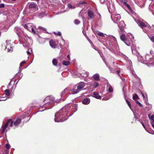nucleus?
<instances>
[{
	"label": "nucleus",
	"instance_id": "obj_26",
	"mask_svg": "<svg viewBox=\"0 0 154 154\" xmlns=\"http://www.w3.org/2000/svg\"><path fill=\"white\" fill-rule=\"evenodd\" d=\"M19 29L18 27H16L14 28V31L17 35H18L20 32L19 31Z\"/></svg>",
	"mask_w": 154,
	"mask_h": 154
},
{
	"label": "nucleus",
	"instance_id": "obj_60",
	"mask_svg": "<svg viewBox=\"0 0 154 154\" xmlns=\"http://www.w3.org/2000/svg\"><path fill=\"white\" fill-rule=\"evenodd\" d=\"M119 27L120 28V25H119Z\"/></svg>",
	"mask_w": 154,
	"mask_h": 154
},
{
	"label": "nucleus",
	"instance_id": "obj_11",
	"mask_svg": "<svg viewBox=\"0 0 154 154\" xmlns=\"http://www.w3.org/2000/svg\"><path fill=\"white\" fill-rule=\"evenodd\" d=\"M132 53L134 54H136L137 53L136 47L134 45H133L131 47Z\"/></svg>",
	"mask_w": 154,
	"mask_h": 154
},
{
	"label": "nucleus",
	"instance_id": "obj_25",
	"mask_svg": "<svg viewBox=\"0 0 154 154\" xmlns=\"http://www.w3.org/2000/svg\"><path fill=\"white\" fill-rule=\"evenodd\" d=\"M31 25H32V24L29 23L27 24H25L23 26L25 28L28 29V27H29L30 26H31Z\"/></svg>",
	"mask_w": 154,
	"mask_h": 154
},
{
	"label": "nucleus",
	"instance_id": "obj_34",
	"mask_svg": "<svg viewBox=\"0 0 154 154\" xmlns=\"http://www.w3.org/2000/svg\"><path fill=\"white\" fill-rule=\"evenodd\" d=\"M97 35L100 36H104V34L103 33L101 32H98L97 33Z\"/></svg>",
	"mask_w": 154,
	"mask_h": 154
},
{
	"label": "nucleus",
	"instance_id": "obj_36",
	"mask_svg": "<svg viewBox=\"0 0 154 154\" xmlns=\"http://www.w3.org/2000/svg\"><path fill=\"white\" fill-rule=\"evenodd\" d=\"M68 8H75L73 6H72L71 4H68Z\"/></svg>",
	"mask_w": 154,
	"mask_h": 154
},
{
	"label": "nucleus",
	"instance_id": "obj_38",
	"mask_svg": "<svg viewBox=\"0 0 154 154\" xmlns=\"http://www.w3.org/2000/svg\"><path fill=\"white\" fill-rule=\"evenodd\" d=\"M149 38L151 39V40L152 41L154 42V36H149Z\"/></svg>",
	"mask_w": 154,
	"mask_h": 154
},
{
	"label": "nucleus",
	"instance_id": "obj_57",
	"mask_svg": "<svg viewBox=\"0 0 154 154\" xmlns=\"http://www.w3.org/2000/svg\"><path fill=\"white\" fill-rule=\"evenodd\" d=\"M117 73L118 74H119V71H117Z\"/></svg>",
	"mask_w": 154,
	"mask_h": 154
},
{
	"label": "nucleus",
	"instance_id": "obj_14",
	"mask_svg": "<svg viewBox=\"0 0 154 154\" xmlns=\"http://www.w3.org/2000/svg\"><path fill=\"white\" fill-rule=\"evenodd\" d=\"M93 79L96 81H99L100 79V75L98 74L97 73L94 75L93 76Z\"/></svg>",
	"mask_w": 154,
	"mask_h": 154
},
{
	"label": "nucleus",
	"instance_id": "obj_9",
	"mask_svg": "<svg viewBox=\"0 0 154 154\" xmlns=\"http://www.w3.org/2000/svg\"><path fill=\"white\" fill-rule=\"evenodd\" d=\"M127 38H128V40L127 41L128 42H129L130 45L132 40L134 39V37L132 34L131 33H129L127 35Z\"/></svg>",
	"mask_w": 154,
	"mask_h": 154
},
{
	"label": "nucleus",
	"instance_id": "obj_37",
	"mask_svg": "<svg viewBox=\"0 0 154 154\" xmlns=\"http://www.w3.org/2000/svg\"><path fill=\"white\" fill-rule=\"evenodd\" d=\"M38 29H41L42 31H46V29L45 28L43 27H42L39 26L38 27Z\"/></svg>",
	"mask_w": 154,
	"mask_h": 154
},
{
	"label": "nucleus",
	"instance_id": "obj_1",
	"mask_svg": "<svg viewBox=\"0 0 154 154\" xmlns=\"http://www.w3.org/2000/svg\"><path fill=\"white\" fill-rule=\"evenodd\" d=\"M71 109H72V108H71V106L70 105L66 106L62 108L55 114V122H63L66 119L63 120V116L65 115V117H66V116L67 115V112L70 111Z\"/></svg>",
	"mask_w": 154,
	"mask_h": 154
},
{
	"label": "nucleus",
	"instance_id": "obj_21",
	"mask_svg": "<svg viewBox=\"0 0 154 154\" xmlns=\"http://www.w3.org/2000/svg\"><path fill=\"white\" fill-rule=\"evenodd\" d=\"M99 86V83L97 82H94V83L91 84V86L94 88H96Z\"/></svg>",
	"mask_w": 154,
	"mask_h": 154
},
{
	"label": "nucleus",
	"instance_id": "obj_16",
	"mask_svg": "<svg viewBox=\"0 0 154 154\" xmlns=\"http://www.w3.org/2000/svg\"><path fill=\"white\" fill-rule=\"evenodd\" d=\"M36 5L34 3H32L30 4L29 6V8L30 9H35V8H36Z\"/></svg>",
	"mask_w": 154,
	"mask_h": 154
},
{
	"label": "nucleus",
	"instance_id": "obj_3",
	"mask_svg": "<svg viewBox=\"0 0 154 154\" xmlns=\"http://www.w3.org/2000/svg\"><path fill=\"white\" fill-rule=\"evenodd\" d=\"M53 97H46L44 101L45 104L48 105L51 104L53 103Z\"/></svg>",
	"mask_w": 154,
	"mask_h": 154
},
{
	"label": "nucleus",
	"instance_id": "obj_13",
	"mask_svg": "<svg viewBox=\"0 0 154 154\" xmlns=\"http://www.w3.org/2000/svg\"><path fill=\"white\" fill-rule=\"evenodd\" d=\"M88 16L90 18L92 19L94 17V14L93 12L91 10H89L88 12Z\"/></svg>",
	"mask_w": 154,
	"mask_h": 154
},
{
	"label": "nucleus",
	"instance_id": "obj_43",
	"mask_svg": "<svg viewBox=\"0 0 154 154\" xmlns=\"http://www.w3.org/2000/svg\"><path fill=\"white\" fill-rule=\"evenodd\" d=\"M31 31L32 33H35V31H34V29L32 27L31 28V29H30V31Z\"/></svg>",
	"mask_w": 154,
	"mask_h": 154
},
{
	"label": "nucleus",
	"instance_id": "obj_4",
	"mask_svg": "<svg viewBox=\"0 0 154 154\" xmlns=\"http://www.w3.org/2000/svg\"><path fill=\"white\" fill-rule=\"evenodd\" d=\"M64 97H53V103H60L65 100Z\"/></svg>",
	"mask_w": 154,
	"mask_h": 154
},
{
	"label": "nucleus",
	"instance_id": "obj_59",
	"mask_svg": "<svg viewBox=\"0 0 154 154\" xmlns=\"http://www.w3.org/2000/svg\"><path fill=\"white\" fill-rule=\"evenodd\" d=\"M12 0V1H16V0Z\"/></svg>",
	"mask_w": 154,
	"mask_h": 154
},
{
	"label": "nucleus",
	"instance_id": "obj_20",
	"mask_svg": "<svg viewBox=\"0 0 154 154\" xmlns=\"http://www.w3.org/2000/svg\"><path fill=\"white\" fill-rule=\"evenodd\" d=\"M21 121L20 119H18L17 120L14 122V125L17 126L18 124H19Z\"/></svg>",
	"mask_w": 154,
	"mask_h": 154
},
{
	"label": "nucleus",
	"instance_id": "obj_58",
	"mask_svg": "<svg viewBox=\"0 0 154 154\" xmlns=\"http://www.w3.org/2000/svg\"><path fill=\"white\" fill-rule=\"evenodd\" d=\"M142 94V95H143V97H144V95L143 94Z\"/></svg>",
	"mask_w": 154,
	"mask_h": 154
},
{
	"label": "nucleus",
	"instance_id": "obj_31",
	"mask_svg": "<svg viewBox=\"0 0 154 154\" xmlns=\"http://www.w3.org/2000/svg\"><path fill=\"white\" fill-rule=\"evenodd\" d=\"M125 99L126 103H127L130 108L131 109V106L129 101H128L127 99Z\"/></svg>",
	"mask_w": 154,
	"mask_h": 154
},
{
	"label": "nucleus",
	"instance_id": "obj_52",
	"mask_svg": "<svg viewBox=\"0 0 154 154\" xmlns=\"http://www.w3.org/2000/svg\"><path fill=\"white\" fill-rule=\"evenodd\" d=\"M121 23H122H122H123V25H122V26L123 27L124 26V25H125V24H124V22H123V21H121Z\"/></svg>",
	"mask_w": 154,
	"mask_h": 154
},
{
	"label": "nucleus",
	"instance_id": "obj_27",
	"mask_svg": "<svg viewBox=\"0 0 154 154\" xmlns=\"http://www.w3.org/2000/svg\"><path fill=\"white\" fill-rule=\"evenodd\" d=\"M5 93L7 96H8L10 95L9 91L8 89H6L5 91Z\"/></svg>",
	"mask_w": 154,
	"mask_h": 154
},
{
	"label": "nucleus",
	"instance_id": "obj_50",
	"mask_svg": "<svg viewBox=\"0 0 154 154\" xmlns=\"http://www.w3.org/2000/svg\"><path fill=\"white\" fill-rule=\"evenodd\" d=\"M0 154H4L3 152V150H1L0 151Z\"/></svg>",
	"mask_w": 154,
	"mask_h": 154
},
{
	"label": "nucleus",
	"instance_id": "obj_2",
	"mask_svg": "<svg viewBox=\"0 0 154 154\" xmlns=\"http://www.w3.org/2000/svg\"><path fill=\"white\" fill-rule=\"evenodd\" d=\"M77 85V89L75 90L73 89L72 90V92L73 94L78 93L79 91H81L85 85V84L82 82L78 83Z\"/></svg>",
	"mask_w": 154,
	"mask_h": 154
},
{
	"label": "nucleus",
	"instance_id": "obj_5",
	"mask_svg": "<svg viewBox=\"0 0 154 154\" xmlns=\"http://www.w3.org/2000/svg\"><path fill=\"white\" fill-rule=\"evenodd\" d=\"M120 37L121 40L123 41L127 46H130L129 42H128L127 41L128 38H127V36L126 37L124 34H122V35H120Z\"/></svg>",
	"mask_w": 154,
	"mask_h": 154
},
{
	"label": "nucleus",
	"instance_id": "obj_29",
	"mask_svg": "<svg viewBox=\"0 0 154 154\" xmlns=\"http://www.w3.org/2000/svg\"><path fill=\"white\" fill-rule=\"evenodd\" d=\"M53 64L55 66H57V62L55 59H54L52 60Z\"/></svg>",
	"mask_w": 154,
	"mask_h": 154
},
{
	"label": "nucleus",
	"instance_id": "obj_61",
	"mask_svg": "<svg viewBox=\"0 0 154 154\" xmlns=\"http://www.w3.org/2000/svg\"><path fill=\"white\" fill-rule=\"evenodd\" d=\"M1 14V13H0V14Z\"/></svg>",
	"mask_w": 154,
	"mask_h": 154
},
{
	"label": "nucleus",
	"instance_id": "obj_6",
	"mask_svg": "<svg viewBox=\"0 0 154 154\" xmlns=\"http://www.w3.org/2000/svg\"><path fill=\"white\" fill-rule=\"evenodd\" d=\"M112 18L114 21H117L120 19V15L119 14H117L115 15H113L112 16Z\"/></svg>",
	"mask_w": 154,
	"mask_h": 154
},
{
	"label": "nucleus",
	"instance_id": "obj_15",
	"mask_svg": "<svg viewBox=\"0 0 154 154\" xmlns=\"http://www.w3.org/2000/svg\"><path fill=\"white\" fill-rule=\"evenodd\" d=\"M82 102L83 104H88L90 102V100L88 98H85L83 100Z\"/></svg>",
	"mask_w": 154,
	"mask_h": 154
},
{
	"label": "nucleus",
	"instance_id": "obj_18",
	"mask_svg": "<svg viewBox=\"0 0 154 154\" xmlns=\"http://www.w3.org/2000/svg\"><path fill=\"white\" fill-rule=\"evenodd\" d=\"M95 98L97 99L101 100H107L109 99V98L108 97H94Z\"/></svg>",
	"mask_w": 154,
	"mask_h": 154
},
{
	"label": "nucleus",
	"instance_id": "obj_35",
	"mask_svg": "<svg viewBox=\"0 0 154 154\" xmlns=\"http://www.w3.org/2000/svg\"><path fill=\"white\" fill-rule=\"evenodd\" d=\"M6 147L9 150V149L10 148V145L9 144H6L5 145Z\"/></svg>",
	"mask_w": 154,
	"mask_h": 154
},
{
	"label": "nucleus",
	"instance_id": "obj_56",
	"mask_svg": "<svg viewBox=\"0 0 154 154\" xmlns=\"http://www.w3.org/2000/svg\"><path fill=\"white\" fill-rule=\"evenodd\" d=\"M62 1L63 3H65L66 2V0H62Z\"/></svg>",
	"mask_w": 154,
	"mask_h": 154
},
{
	"label": "nucleus",
	"instance_id": "obj_19",
	"mask_svg": "<svg viewBox=\"0 0 154 154\" xmlns=\"http://www.w3.org/2000/svg\"><path fill=\"white\" fill-rule=\"evenodd\" d=\"M143 126L144 127V128H145L146 130L149 133L151 134H154V131H153V130H152L151 129H146L145 128V125L143 124H142Z\"/></svg>",
	"mask_w": 154,
	"mask_h": 154
},
{
	"label": "nucleus",
	"instance_id": "obj_22",
	"mask_svg": "<svg viewBox=\"0 0 154 154\" xmlns=\"http://www.w3.org/2000/svg\"><path fill=\"white\" fill-rule=\"evenodd\" d=\"M107 88H108V91L110 92H112L113 91V89L110 85H108Z\"/></svg>",
	"mask_w": 154,
	"mask_h": 154
},
{
	"label": "nucleus",
	"instance_id": "obj_24",
	"mask_svg": "<svg viewBox=\"0 0 154 154\" xmlns=\"http://www.w3.org/2000/svg\"><path fill=\"white\" fill-rule=\"evenodd\" d=\"M81 75L83 77H86L88 75V73L84 71L81 74Z\"/></svg>",
	"mask_w": 154,
	"mask_h": 154
},
{
	"label": "nucleus",
	"instance_id": "obj_28",
	"mask_svg": "<svg viewBox=\"0 0 154 154\" xmlns=\"http://www.w3.org/2000/svg\"><path fill=\"white\" fill-rule=\"evenodd\" d=\"M148 117L151 121H154V115H152L150 117V115H149Z\"/></svg>",
	"mask_w": 154,
	"mask_h": 154
},
{
	"label": "nucleus",
	"instance_id": "obj_45",
	"mask_svg": "<svg viewBox=\"0 0 154 154\" xmlns=\"http://www.w3.org/2000/svg\"><path fill=\"white\" fill-rule=\"evenodd\" d=\"M94 94L95 95V96H100V95H98V94L97 92H94Z\"/></svg>",
	"mask_w": 154,
	"mask_h": 154
},
{
	"label": "nucleus",
	"instance_id": "obj_12",
	"mask_svg": "<svg viewBox=\"0 0 154 154\" xmlns=\"http://www.w3.org/2000/svg\"><path fill=\"white\" fill-rule=\"evenodd\" d=\"M146 61H148L150 63L152 66H154V62H152V59L149 58V56L147 55L146 56Z\"/></svg>",
	"mask_w": 154,
	"mask_h": 154
},
{
	"label": "nucleus",
	"instance_id": "obj_33",
	"mask_svg": "<svg viewBox=\"0 0 154 154\" xmlns=\"http://www.w3.org/2000/svg\"><path fill=\"white\" fill-rule=\"evenodd\" d=\"M3 152L4 154H8L9 153V150L8 149H4Z\"/></svg>",
	"mask_w": 154,
	"mask_h": 154
},
{
	"label": "nucleus",
	"instance_id": "obj_17",
	"mask_svg": "<svg viewBox=\"0 0 154 154\" xmlns=\"http://www.w3.org/2000/svg\"><path fill=\"white\" fill-rule=\"evenodd\" d=\"M133 99L135 101L136 103L138 104L140 107L142 106H143L142 104H141L140 102L137 100H136V99H139V97H133Z\"/></svg>",
	"mask_w": 154,
	"mask_h": 154
},
{
	"label": "nucleus",
	"instance_id": "obj_47",
	"mask_svg": "<svg viewBox=\"0 0 154 154\" xmlns=\"http://www.w3.org/2000/svg\"><path fill=\"white\" fill-rule=\"evenodd\" d=\"M120 1L124 3H125V2H127V0H119Z\"/></svg>",
	"mask_w": 154,
	"mask_h": 154
},
{
	"label": "nucleus",
	"instance_id": "obj_10",
	"mask_svg": "<svg viewBox=\"0 0 154 154\" xmlns=\"http://www.w3.org/2000/svg\"><path fill=\"white\" fill-rule=\"evenodd\" d=\"M49 43L51 46L53 48H55L57 44L56 43V42L52 40H50Z\"/></svg>",
	"mask_w": 154,
	"mask_h": 154
},
{
	"label": "nucleus",
	"instance_id": "obj_40",
	"mask_svg": "<svg viewBox=\"0 0 154 154\" xmlns=\"http://www.w3.org/2000/svg\"><path fill=\"white\" fill-rule=\"evenodd\" d=\"M26 61H23L22 62H21L20 64V66H21L23 64H24L25 63Z\"/></svg>",
	"mask_w": 154,
	"mask_h": 154
},
{
	"label": "nucleus",
	"instance_id": "obj_44",
	"mask_svg": "<svg viewBox=\"0 0 154 154\" xmlns=\"http://www.w3.org/2000/svg\"><path fill=\"white\" fill-rule=\"evenodd\" d=\"M11 122V123L10 124V126L11 127L13 125V121H12V119H11V121H10V122Z\"/></svg>",
	"mask_w": 154,
	"mask_h": 154
},
{
	"label": "nucleus",
	"instance_id": "obj_32",
	"mask_svg": "<svg viewBox=\"0 0 154 154\" xmlns=\"http://www.w3.org/2000/svg\"><path fill=\"white\" fill-rule=\"evenodd\" d=\"M74 22L76 24H78L80 23V21L78 19L75 20Z\"/></svg>",
	"mask_w": 154,
	"mask_h": 154
},
{
	"label": "nucleus",
	"instance_id": "obj_7",
	"mask_svg": "<svg viewBox=\"0 0 154 154\" xmlns=\"http://www.w3.org/2000/svg\"><path fill=\"white\" fill-rule=\"evenodd\" d=\"M137 23L142 28H143V27H150L149 25H148L147 26L144 23L141 22L140 20H138L137 21Z\"/></svg>",
	"mask_w": 154,
	"mask_h": 154
},
{
	"label": "nucleus",
	"instance_id": "obj_42",
	"mask_svg": "<svg viewBox=\"0 0 154 154\" xmlns=\"http://www.w3.org/2000/svg\"><path fill=\"white\" fill-rule=\"evenodd\" d=\"M150 122L152 127L154 128V121H151Z\"/></svg>",
	"mask_w": 154,
	"mask_h": 154
},
{
	"label": "nucleus",
	"instance_id": "obj_54",
	"mask_svg": "<svg viewBox=\"0 0 154 154\" xmlns=\"http://www.w3.org/2000/svg\"><path fill=\"white\" fill-rule=\"evenodd\" d=\"M133 96H138V95L137 94H135L134 95V94L133 95Z\"/></svg>",
	"mask_w": 154,
	"mask_h": 154
},
{
	"label": "nucleus",
	"instance_id": "obj_53",
	"mask_svg": "<svg viewBox=\"0 0 154 154\" xmlns=\"http://www.w3.org/2000/svg\"><path fill=\"white\" fill-rule=\"evenodd\" d=\"M67 58H68L69 60H70V56L68 54L67 55Z\"/></svg>",
	"mask_w": 154,
	"mask_h": 154
},
{
	"label": "nucleus",
	"instance_id": "obj_23",
	"mask_svg": "<svg viewBox=\"0 0 154 154\" xmlns=\"http://www.w3.org/2000/svg\"><path fill=\"white\" fill-rule=\"evenodd\" d=\"M70 62L69 61L66 60H64L62 63V64L63 65L66 66L69 65L70 64Z\"/></svg>",
	"mask_w": 154,
	"mask_h": 154
},
{
	"label": "nucleus",
	"instance_id": "obj_39",
	"mask_svg": "<svg viewBox=\"0 0 154 154\" xmlns=\"http://www.w3.org/2000/svg\"><path fill=\"white\" fill-rule=\"evenodd\" d=\"M54 33L55 35H57L59 36H61V33L60 32H58V33L54 32Z\"/></svg>",
	"mask_w": 154,
	"mask_h": 154
},
{
	"label": "nucleus",
	"instance_id": "obj_8",
	"mask_svg": "<svg viewBox=\"0 0 154 154\" xmlns=\"http://www.w3.org/2000/svg\"><path fill=\"white\" fill-rule=\"evenodd\" d=\"M11 121V119H9L8 121L5 124V125L2 127V134H3L4 133L6 129V128L7 127L8 125V124L10 123V121Z\"/></svg>",
	"mask_w": 154,
	"mask_h": 154
},
{
	"label": "nucleus",
	"instance_id": "obj_46",
	"mask_svg": "<svg viewBox=\"0 0 154 154\" xmlns=\"http://www.w3.org/2000/svg\"><path fill=\"white\" fill-rule=\"evenodd\" d=\"M5 7L4 4H0V8H3Z\"/></svg>",
	"mask_w": 154,
	"mask_h": 154
},
{
	"label": "nucleus",
	"instance_id": "obj_41",
	"mask_svg": "<svg viewBox=\"0 0 154 154\" xmlns=\"http://www.w3.org/2000/svg\"><path fill=\"white\" fill-rule=\"evenodd\" d=\"M124 4L128 8H130V6L126 2H125V3H124Z\"/></svg>",
	"mask_w": 154,
	"mask_h": 154
},
{
	"label": "nucleus",
	"instance_id": "obj_55",
	"mask_svg": "<svg viewBox=\"0 0 154 154\" xmlns=\"http://www.w3.org/2000/svg\"><path fill=\"white\" fill-rule=\"evenodd\" d=\"M149 109H151V108H152V106H151V105H150L149 106Z\"/></svg>",
	"mask_w": 154,
	"mask_h": 154
},
{
	"label": "nucleus",
	"instance_id": "obj_49",
	"mask_svg": "<svg viewBox=\"0 0 154 154\" xmlns=\"http://www.w3.org/2000/svg\"><path fill=\"white\" fill-rule=\"evenodd\" d=\"M26 53H27L28 55H29L30 54V52L29 51V49H28V51H27Z\"/></svg>",
	"mask_w": 154,
	"mask_h": 154
},
{
	"label": "nucleus",
	"instance_id": "obj_48",
	"mask_svg": "<svg viewBox=\"0 0 154 154\" xmlns=\"http://www.w3.org/2000/svg\"><path fill=\"white\" fill-rule=\"evenodd\" d=\"M32 25H31V26H30L29 27H28V30L30 31V29H31V28H32Z\"/></svg>",
	"mask_w": 154,
	"mask_h": 154
},
{
	"label": "nucleus",
	"instance_id": "obj_30",
	"mask_svg": "<svg viewBox=\"0 0 154 154\" xmlns=\"http://www.w3.org/2000/svg\"><path fill=\"white\" fill-rule=\"evenodd\" d=\"M6 97H0V101H5L7 98H6Z\"/></svg>",
	"mask_w": 154,
	"mask_h": 154
},
{
	"label": "nucleus",
	"instance_id": "obj_51",
	"mask_svg": "<svg viewBox=\"0 0 154 154\" xmlns=\"http://www.w3.org/2000/svg\"><path fill=\"white\" fill-rule=\"evenodd\" d=\"M81 4H86V3L84 1L80 3Z\"/></svg>",
	"mask_w": 154,
	"mask_h": 154
}]
</instances>
